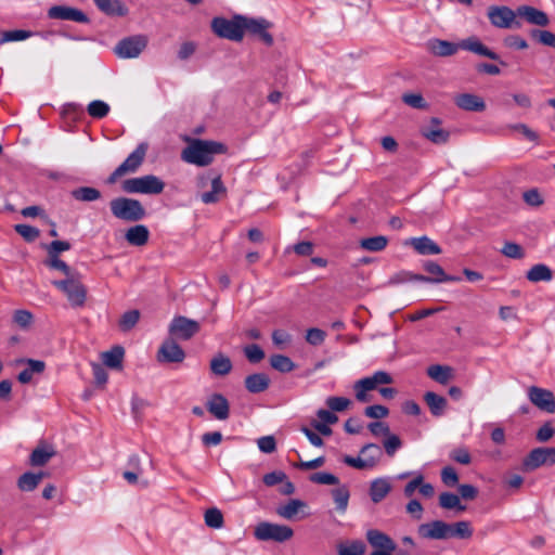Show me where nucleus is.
<instances>
[{
  "instance_id": "6",
  "label": "nucleus",
  "mask_w": 555,
  "mask_h": 555,
  "mask_svg": "<svg viewBox=\"0 0 555 555\" xmlns=\"http://www.w3.org/2000/svg\"><path fill=\"white\" fill-rule=\"evenodd\" d=\"M241 18H243V15H234L231 20L214 17L211 29L220 38L240 42L243 39V22Z\"/></svg>"
},
{
  "instance_id": "13",
  "label": "nucleus",
  "mask_w": 555,
  "mask_h": 555,
  "mask_svg": "<svg viewBox=\"0 0 555 555\" xmlns=\"http://www.w3.org/2000/svg\"><path fill=\"white\" fill-rule=\"evenodd\" d=\"M369 451H374V454L367 455L365 459L361 457H353L351 455H345L343 457V462L353 468L357 469H366V468H373L377 465L382 457V449L376 443H366L364 444L361 450L360 454H366Z\"/></svg>"
},
{
  "instance_id": "28",
  "label": "nucleus",
  "mask_w": 555,
  "mask_h": 555,
  "mask_svg": "<svg viewBox=\"0 0 555 555\" xmlns=\"http://www.w3.org/2000/svg\"><path fill=\"white\" fill-rule=\"evenodd\" d=\"M125 238L132 246H144L149 242L150 231L144 224H135L126 231Z\"/></svg>"
},
{
  "instance_id": "15",
  "label": "nucleus",
  "mask_w": 555,
  "mask_h": 555,
  "mask_svg": "<svg viewBox=\"0 0 555 555\" xmlns=\"http://www.w3.org/2000/svg\"><path fill=\"white\" fill-rule=\"evenodd\" d=\"M156 359L159 363H182L185 352L175 338H166L158 348Z\"/></svg>"
},
{
  "instance_id": "12",
  "label": "nucleus",
  "mask_w": 555,
  "mask_h": 555,
  "mask_svg": "<svg viewBox=\"0 0 555 555\" xmlns=\"http://www.w3.org/2000/svg\"><path fill=\"white\" fill-rule=\"evenodd\" d=\"M201 330L199 323L183 315L175 317L169 324V335L175 339L189 340Z\"/></svg>"
},
{
  "instance_id": "58",
  "label": "nucleus",
  "mask_w": 555,
  "mask_h": 555,
  "mask_svg": "<svg viewBox=\"0 0 555 555\" xmlns=\"http://www.w3.org/2000/svg\"><path fill=\"white\" fill-rule=\"evenodd\" d=\"M501 253L512 259H522L525 257L524 248L514 242H505L501 248Z\"/></svg>"
},
{
  "instance_id": "40",
  "label": "nucleus",
  "mask_w": 555,
  "mask_h": 555,
  "mask_svg": "<svg viewBox=\"0 0 555 555\" xmlns=\"http://www.w3.org/2000/svg\"><path fill=\"white\" fill-rule=\"evenodd\" d=\"M388 238L384 235H376L371 237L361 238L359 246L367 251L378 253L386 248Z\"/></svg>"
},
{
  "instance_id": "33",
  "label": "nucleus",
  "mask_w": 555,
  "mask_h": 555,
  "mask_svg": "<svg viewBox=\"0 0 555 555\" xmlns=\"http://www.w3.org/2000/svg\"><path fill=\"white\" fill-rule=\"evenodd\" d=\"M391 491V485L387 478H376L370 485V498L372 502H382Z\"/></svg>"
},
{
  "instance_id": "4",
  "label": "nucleus",
  "mask_w": 555,
  "mask_h": 555,
  "mask_svg": "<svg viewBox=\"0 0 555 555\" xmlns=\"http://www.w3.org/2000/svg\"><path fill=\"white\" fill-rule=\"evenodd\" d=\"M112 215L125 222H138L145 218L146 210L139 199L118 196L109 202Z\"/></svg>"
},
{
  "instance_id": "26",
  "label": "nucleus",
  "mask_w": 555,
  "mask_h": 555,
  "mask_svg": "<svg viewBox=\"0 0 555 555\" xmlns=\"http://www.w3.org/2000/svg\"><path fill=\"white\" fill-rule=\"evenodd\" d=\"M367 542L376 548L375 551H396L397 545L393 540L386 533L371 529L366 532Z\"/></svg>"
},
{
  "instance_id": "20",
  "label": "nucleus",
  "mask_w": 555,
  "mask_h": 555,
  "mask_svg": "<svg viewBox=\"0 0 555 555\" xmlns=\"http://www.w3.org/2000/svg\"><path fill=\"white\" fill-rule=\"evenodd\" d=\"M424 270L430 274L429 276L424 275L421 282L424 283H444V282H460L461 278L455 275H449L444 272L443 268L433 260H426L423 263Z\"/></svg>"
},
{
  "instance_id": "63",
  "label": "nucleus",
  "mask_w": 555,
  "mask_h": 555,
  "mask_svg": "<svg viewBox=\"0 0 555 555\" xmlns=\"http://www.w3.org/2000/svg\"><path fill=\"white\" fill-rule=\"evenodd\" d=\"M441 481L447 487H454L459 482V475L452 466H446L440 473Z\"/></svg>"
},
{
  "instance_id": "45",
  "label": "nucleus",
  "mask_w": 555,
  "mask_h": 555,
  "mask_svg": "<svg viewBox=\"0 0 555 555\" xmlns=\"http://www.w3.org/2000/svg\"><path fill=\"white\" fill-rule=\"evenodd\" d=\"M530 37L540 44L555 49V34L540 28H532Z\"/></svg>"
},
{
  "instance_id": "36",
  "label": "nucleus",
  "mask_w": 555,
  "mask_h": 555,
  "mask_svg": "<svg viewBox=\"0 0 555 555\" xmlns=\"http://www.w3.org/2000/svg\"><path fill=\"white\" fill-rule=\"evenodd\" d=\"M526 278L532 283L550 282L553 279V271L548 266L544 263H538L532 266L527 271Z\"/></svg>"
},
{
  "instance_id": "44",
  "label": "nucleus",
  "mask_w": 555,
  "mask_h": 555,
  "mask_svg": "<svg viewBox=\"0 0 555 555\" xmlns=\"http://www.w3.org/2000/svg\"><path fill=\"white\" fill-rule=\"evenodd\" d=\"M364 552L365 544L361 540L343 542L337 545L338 555H363Z\"/></svg>"
},
{
  "instance_id": "18",
  "label": "nucleus",
  "mask_w": 555,
  "mask_h": 555,
  "mask_svg": "<svg viewBox=\"0 0 555 555\" xmlns=\"http://www.w3.org/2000/svg\"><path fill=\"white\" fill-rule=\"evenodd\" d=\"M441 120L438 117H431L429 125L420 128L421 134L435 144H444L450 138V132L440 128Z\"/></svg>"
},
{
  "instance_id": "55",
  "label": "nucleus",
  "mask_w": 555,
  "mask_h": 555,
  "mask_svg": "<svg viewBox=\"0 0 555 555\" xmlns=\"http://www.w3.org/2000/svg\"><path fill=\"white\" fill-rule=\"evenodd\" d=\"M244 354L246 359L253 363H259L264 359V351L262 348L257 344H250L244 347Z\"/></svg>"
},
{
  "instance_id": "10",
  "label": "nucleus",
  "mask_w": 555,
  "mask_h": 555,
  "mask_svg": "<svg viewBox=\"0 0 555 555\" xmlns=\"http://www.w3.org/2000/svg\"><path fill=\"white\" fill-rule=\"evenodd\" d=\"M543 465H555V448L532 449L522 460L521 468L525 472H532Z\"/></svg>"
},
{
  "instance_id": "24",
  "label": "nucleus",
  "mask_w": 555,
  "mask_h": 555,
  "mask_svg": "<svg viewBox=\"0 0 555 555\" xmlns=\"http://www.w3.org/2000/svg\"><path fill=\"white\" fill-rule=\"evenodd\" d=\"M455 105L466 112H483L486 103L479 95L473 93H461L454 96Z\"/></svg>"
},
{
  "instance_id": "35",
  "label": "nucleus",
  "mask_w": 555,
  "mask_h": 555,
  "mask_svg": "<svg viewBox=\"0 0 555 555\" xmlns=\"http://www.w3.org/2000/svg\"><path fill=\"white\" fill-rule=\"evenodd\" d=\"M46 476H47V474L43 472H40V473L26 472L18 477L17 488L24 492L34 491L38 487V485L41 482L42 478Z\"/></svg>"
},
{
  "instance_id": "49",
  "label": "nucleus",
  "mask_w": 555,
  "mask_h": 555,
  "mask_svg": "<svg viewBox=\"0 0 555 555\" xmlns=\"http://www.w3.org/2000/svg\"><path fill=\"white\" fill-rule=\"evenodd\" d=\"M33 36V31L25 29H13L5 30L0 34V44L12 42V41H22L30 38Z\"/></svg>"
},
{
  "instance_id": "60",
  "label": "nucleus",
  "mask_w": 555,
  "mask_h": 555,
  "mask_svg": "<svg viewBox=\"0 0 555 555\" xmlns=\"http://www.w3.org/2000/svg\"><path fill=\"white\" fill-rule=\"evenodd\" d=\"M402 101L413 107V108H417V109H426L428 108V104L426 103V101L424 100L423 95L420 94V93H404L402 95Z\"/></svg>"
},
{
  "instance_id": "31",
  "label": "nucleus",
  "mask_w": 555,
  "mask_h": 555,
  "mask_svg": "<svg viewBox=\"0 0 555 555\" xmlns=\"http://www.w3.org/2000/svg\"><path fill=\"white\" fill-rule=\"evenodd\" d=\"M426 374L433 380L447 385L453 378L454 370L449 365L433 364L427 367Z\"/></svg>"
},
{
  "instance_id": "17",
  "label": "nucleus",
  "mask_w": 555,
  "mask_h": 555,
  "mask_svg": "<svg viewBox=\"0 0 555 555\" xmlns=\"http://www.w3.org/2000/svg\"><path fill=\"white\" fill-rule=\"evenodd\" d=\"M529 400L540 410L554 413L555 412V397L552 391L537 386L528 388Z\"/></svg>"
},
{
  "instance_id": "52",
  "label": "nucleus",
  "mask_w": 555,
  "mask_h": 555,
  "mask_svg": "<svg viewBox=\"0 0 555 555\" xmlns=\"http://www.w3.org/2000/svg\"><path fill=\"white\" fill-rule=\"evenodd\" d=\"M88 114L96 119L104 118L109 113V105L101 100H94L87 107Z\"/></svg>"
},
{
  "instance_id": "47",
  "label": "nucleus",
  "mask_w": 555,
  "mask_h": 555,
  "mask_svg": "<svg viewBox=\"0 0 555 555\" xmlns=\"http://www.w3.org/2000/svg\"><path fill=\"white\" fill-rule=\"evenodd\" d=\"M306 503L299 499H292L287 504L278 508V514L285 519H293L300 508L305 507Z\"/></svg>"
},
{
  "instance_id": "46",
  "label": "nucleus",
  "mask_w": 555,
  "mask_h": 555,
  "mask_svg": "<svg viewBox=\"0 0 555 555\" xmlns=\"http://www.w3.org/2000/svg\"><path fill=\"white\" fill-rule=\"evenodd\" d=\"M270 365L281 373H288L295 369V363L292 359L284 354H272L270 357Z\"/></svg>"
},
{
  "instance_id": "25",
  "label": "nucleus",
  "mask_w": 555,
  "mask_h": 555,
  "mask_svg": "<svg viewBox=\"0 0 555 555\" xmlns=\"http://www.w3.org/2000/svg\"><path fill=\"white\" fill-rule=\"evenodd\" d=\"M149 144L146 142L140 143L135 150L128 155V157L119 165L121 169L128 172H135L144 162Z\"/></svg>"
},
{
  "instance_id": "3",
  "label": "nucleus",
  "mask_w": 555,
  "mask_h": 555,
  "mask_svg": "<svg viewBox=\"0 0 555 555\" xmlns=\"http://www.w3.org/2000/svg\"><path fill=\"white\" fill-rule=\"evenodd\" d=\"M392 376L385 371H377L372 376H367L357 380L353 385L356 399L359 402H369L371 397L367 391L377 390L385 399H393L397 395V389L392 387H378L379 385L391 384Z\"/></svg>"
},
{
  "instance_id": "34",
  "label": "nucleus",
  "mask_w": 555,
  "mask_h": 555,
  "mask_svg": "<svg viewBox=\"0 0 555 555\" xmlns=\"http://www.w3.org/2000/svg\"><path fill=\"white\" fill-rule=\"evenodd\" d=\"M124 356V347L117 345L102 353V361L109 369L120 370L122 367Z\"/></svg>"
},
{
  "instance_id": "57",
  "label": "nucleus",
  "mask_w": 555,
  "mask_h": 555,
  "mask_svg": "<svg viewBox=\"0 0 555 555\" xmlns=\"http://www.w3.org/2000/svg\"><path fill=\"white\" fill-rule=\"evenodd\" d=\"M14 230L17 234H20L27 242H34L40 235V231L37 228L29 225V224H23V223L16 224L14 227Z\"/></svg>"
},
{
  "instance_id": "50",
  "label": "nucleus",
  "mask_w": 555,
  "mask_h": 555,
  "mask_svg": "<svg viewBox=\"0 0 555 555\" xmlns=\"http://www.w3.org/2000/svg\"><path fill=\"white\" fill-rule=\"evenodd\" d=\"M140 320V311L139 310H129L127 312H125L119 322H118V326L120 328V331L122 332H129L130 330H132L135 324L139 322Z\"/></svg>"
},
{
  "instance_id": "53",
  "label": "nucleus",
  "mask_w": 555,
  "mask_h": 555,
  "mask_svg": "<svg viewBox=\"0 0 555 555\" xmlns=\"http://www.w3.org/2000/svg\"><path fill=\"white\" fill-rule=\"evenodd\" d=\"M421 280H425L423 274H416L411 271L401 270L390 278L389 283L397 285L406 282H421Z\"/></svg>"
},
{
  "instance_id": "42",
  "label": "nucleus",
  "mask_w": 555,
  "mask_h": 555,
  "mask_svg": "<svg viewBox=\"0 0 555 555\" xmlns=\"http://www.w3.org/2000/svg\"><path fill=\"white\" fill-rule=\"evenodd\" d=\"M332 498L336 504V509L346 512L350 499V491L346 485L339 486L331 491Z\"/></svg>"
},
{
  "instance_id": "48",
  "label": "nucleus",
  "mask_w": 555,
  "mask_h": 555,
  "mask_svg": "<svg viewBox=\"0 0 555 555\" xmlns=\"http://www.w3.org/2000/svg\"><path fill=\"white\" fill-rule=\"evenodd\" d=\"M473 535V529L470 522L466 520L450 524V539H469Z\"/></svg>"
},
{
  "instance_id": "29",
  "label": "nucleus",
  "mask_w": 555,
  "mask_h": 555,
  "mask_svg": "<svg viewBox=\"0 0 555 555\" xmlns=\"http://www.w3.org/2000/svg\"><path fill=\"white\" fill-rule=\"evenodd\" d=\"M424 401L434 416L440 417L446 413L448 401L443 396L434 391H427L424 395Z\"/></svg>"
},
{
  "instance_id": "19",
  "label": "nucleus",
  "mask_w": 555,
  "mask_h": 555,
  "mask_svg": "<svg viewBox=\"0 0 555 555\" xmlns=\"http://www.w3.org/2000/svg\"><path fill=\"white\" fill-rule=\"evenodd\" d=\"M48 17L52 20L89 23V17L81 10L66 5L51 7L48 11Z\"/></svg>"
},
{
  "instance_id": "59",
  "label": "nucleus",
  "mask_w": 555,
  "mask_h": 555,
  "mask_svg": "<svg viewBox=\"0 0 555 555\" xmlns=\"http://www.w3.org/2000/svg\"><path fill=\"white\" fill-rule=\"evenodd\" d=\"M34 321V315L30 311L20 309L13 313V322L23 330H27Z\"/></svg>"
},
{
  "instance_id": "64",
  "label": "nucleus",
  "mask_w": 555,
  "mask_h": 555,
  "mask_svg": "<svg viewBox=\"0 0 555 555\" xmlns=\"http://www.w3.org/2000/svg\"><path fill=\"white\" fill-rule=\"evenodd\" d=\"M524 202L531 207L541 206L544 201L538 189H530L522 194Z\"/></svg>"
},
{
  "instance_id": "11",
  "label": "nucleus",
  "mask_w": 555,
  "mask_h": 555,
  "mask_svg": "<svg viewBox=\"0 0 555 555\" xmlns=\"http://www.w3.org/2000/svg\"><path fill=\"white\" fill-rule=\"evenodd\" d=\"M147 46L144 35H135L121 39L114 48L115 54L120 59L138 57Z\"/></svg>"
},
{
  "instance_id": "61",
  "label": "nucleus",
  "mask_w": 555,
  "mask_h": 555,
  "mask_svg": "<svg viewBox=\"0 0 555 555\" xmlns=\"http://www.w3.org/2000/svg\"><path fill=\"white\" fill-rule=\"evenodd\" d=\"M383 446L388 456H393L395 453L402 447V441L399 436L390 434L386 436Z\"/></svg>"
},
{
  "instance_id": "16",
  "label": "nucleus",
  "mask_w": 555,
  "mask_h": 555,
  "mask_svg": "<svg viewBox=\"0 0 555 555\" xmlns=\"http://www.w3.org/2000/svg\"><path fill=\"white\" fill-rule=\"evenodd\" d=\"M417 533L423 539L447 540L450 539V524L443 520H433L418 526Z\"/></svg>"
},
{
  "instance_id": "7",
  "label": "nucleus",
  "mask_w": 555,
  "mask_h": 555,
  "mask_svg": "<svg viewBox=\"0 0 555 555\" xmlns=\"http://www.w3.org/2000/svg\"><path fill=\"white\" fill-rule=\"evenodd\" d=\"M254 535L259 541L285 542L294 535V531L286 525L262 521L255 528Z\"/></svg>"
},
{
  "instance_id": "54",
  "label": "nucleus",
  "mask_w": 555,
  "mask_h": 555,
  "mask_svg": "<svg viewBox=\"0 0 555 555\" xmlns=\"http://www.w3.org/2000/svg\"><path fill=\"white\" fill-rule=\"evenodd\" d=\"M43 263L50 269L60 270L66 278L73 276L70 267L56 255L48 256Z\"/></svg>"
},
{
  "instance_id": "51",
  "label": "nucleus",
  "mask_w": 555,
  "mask_h": 555,
  "mask_svg": "<svg viewBox=\"0 0 555 555\" xmlns=\"http://www.w3.org/2000/svg\"><path fill=\"white\" fill-rule=\"evenodd\" d=\"M205 524L209 528L220 529L223 526V515L217 507H210L204 515Z\"/></svg>"
},
{
  "instance_id": "41",
  "label": "nucleus",
  "mask_w": 555,
  "mask_h": 555,
  "mask_svg": "<svg viewBox=\"0 0 555 555\" xmlns=\"http://www.w3.org/2000/svg\"><path fill=\"white\" fill-rule=\"evenodd\" d=\"M210 370L215 375L224 376L232 370V362L229 357L219 353L210 361Z\"/></svg>"
},
{
  "instance_id": "2",
  "label": "nucleus",
  "mask_w": 555,
  "mask_h": 555,
  "mask_svg": "<svg viewBox=\"0 0 555 555\" xmlns=\"http://www.w3.org/2000/svg\"><path fill=\"white\" fill-rule=\"evenodd\" d=\"M227 150L221 142L193 139L182 150L181 159L188 164L205 167L212 163L215 155L224 154Z\"/></svg>"
},
{
  "instance_id": "62",
  "label": "nucleus",
  "mask_w": 555,
  "mask_h": 555,
  "mask_svg": "<svg viewBox=\"0 0 555 555\" xmlns=\"http://www.w3.org/2000/svg\"><path fill=\"white\" fill-rule=\"evenodd\" d=\"M326 404L333 412H343L348 409L351 401L345 397H328Z\"/></svg>"
},
{
  "instance_id": "14",
  "label": "nucleus",
  "mask_w": 555,
  "mask_h": 555,
  "mask_svg": "<svg viewBox=\"0 0 555 555\" xmlns=\"http://www.w3.org/2000/svg\"><path fill=\"white\" fill-rule=\"evenodd\" d=\"M243 22V35L245 31L249 33L253 36H256L260 41H262L266 46L271 47L273 44V37L268 31L272 24L266 18H253L243 15L241 18Z\"/></svg>"
},
{
  "instance_id": "22",
  "label": "nucleus",
  "mask_w": 555,
  "mask_h": 555,
  "mask_svg": "<svg viewBox=\"0 0 555 555\" xmlns=\"http://www.w3.org/2000/svg\"><path fill=\"white\" fill-rule=\"evenodd\" d=\"M517 17L539 27H546L550 24L548 15L544 11L527 4L517 7Z\"/></svg>"
},
{
  "instance_id": "56",
  "label": "nucleus",
  "mask_w": 555,
  "mask_h": 555,
  "mask_svg": "<svg viewBox=\"0 0 555 555\" xmlns=\"http://www.w3.org/2000/svg\"><path fill=\"white\" fill-rule=\"evenodd\" d=\"M309 480L313 483L318 485H339V478L335 476L334 474L327 473V472H318L314 474H311L309 477Z\"/></svg>"
},
{
  "instance_id": "9",
  "label": "nucleus",
  "mask_w": 555,
  "mask_h": 555,
  "mask_svg": "<svg viewBox=\"0 0 555 555\" xmlns=\"http://www.w3.org/2000/svg\"><path fill=\"white\" fill-rule=\"evenodd\" d=\"M52 284L63 292L73 307H82L86 301L87 289L74 276L64 280H55Z\"/></svg>"
},
{
  "instance_id": "37",
  "label": "nucleus",
  "mask_w": 555,
  "mask_h": 555,
  "mask_svg": "<svg viewBox=\"0 0 555 555\" xmlns=\"http://www.w3.org/2000/svg\"><path fill=\"white\" fill-rule=\"evenodd\" d=\"M70 196L83 203L95 202L102 197L101 192L92 186H79L70 191Z\"/></svg>"
},
{
  "instance_id": "30",
  "label": "nucleus",
  "mask_w": 555,
  "mask_h": 555,
  "mask_svg": "<svg viewBox=\"0 0 555 555\" xmlns=\"http://www.w3.org/2000/svg\"><path fill=\"white\" fill-rule=\"evenodd\" d=\"M96 8L109 16H125L128 8L120 0H93Z\"/></svg>"
},
{
  "instance_id": "21",
  "label": "nucleus",
  "mask_w": 555,
  "mask_h": 555,
  "mask_svg": "<svg viewBox=\"0 0 555 555\" xmlns=\"http://www.w3.org/2000/svg\"><path fill=\"white\" fill-rule=\"evenodd\" d=\"M207 411L217 420L225 421L230 416L229 400L219 392L212 393L206 402Z\"/></svg>"
},
{
  "instance_id": "38",
  "label": "nucleus",
  "mask_w": 555,
  "mask_h": 555,
  "mask_svg": "<svg viewBox=\"0 0 555 555\" xmlns=\"http://www.w3.org/2000/svg\"><path fill=\"white\" fill-rule=\"evenodd\" d=\"M227 189L221 180L220 176L215 177L211 180V190L201 195L202 202L205 204H214L219 201V195L225 194Z\"/></svg>"
},
{
  "instance_id": "1",
  "label": "nucleus",
  "mask_w": 555,
  "mask_h": 555,
  "mask_svg": "<svg viewBox=\"0 0 555 555\" xmlns=\"http://www.w3.org/2000/svg\"><path fill=\"white\" fill-rule=\"evenodd\" d=\"M459 49L473 52L493 61H499L502 65H506V63L500 59L498 53L490 50L475 36L463 39L457 43L441 39H433L428 41V50L437 56H451L455 54Z\"/></svg>"
},
{
  "instance_id": "27",
  "label": "nucleus",
  "mask_w": 555,
  "mask_h": 555,
  "mask_svg": "<svg viewBox=\"0 0 555 555\" xmlns=\"http://www.w3.org/2000/svg\"><path fill=\"white\" fill-rule=\"evenodd\" d=\"M245 388L250 393H260L270 386V378L266 373H254L245 377Z\"/></svg>"
},
{
  "instance_id": "43",
  "label": "nucleus",
  "mask_w": 555,
  "mask_h": 555,
  "mask_svg": "<svg viewBox=\"0 0 555 555\" xmlns=\"http://www.w3.org/2000/svg\"><path fill=\"white\" fill-rule=\"evenodd\" d=\"M439 506L444 509H456L464 512L466 506L461 504L460 496L452 492H442L439 495Z\"/></svg>"
},
{
  "instance_id": "8",
  "label": "nucleus",
  "mask_w": 555,
  "mask_h": 555,
  "mask_svg": "<svg viewBox=\"0 0 555 555\" xmlns=\"http://www.w3.org/2000/svg\"><path fill=\"white\" fill-rule=\"evenodd\" d=\"M487 16L491 25L496 28L511 29L521 27V23L517 20V9L513 10L506 5H492L489 7Z\"/></svg>"
},
{
  "instance_id": "23",
  "label": "nucleus",
  "mask_w": 555,
  "mask_h": 555,
  "mask_svg": "<svg viewBox=\"0 0 555 555\" xmlns=\"http://www.w3.org/2000/svg\"><path fill=\"white\" fill-rule=\"evenodd\" d=\"M414 248L418 255L429 256L441 254V247L430 237L423 235L420 237H411L404 243Z\"/></svg>"
},
{
  "instance_id": "5",
  "label": "nucleus",
  "mask_w": 555,
  "mask_h": 555,
  "mask_svg": "<svg viewBox=\"0 0 555 555\" xmlns=\"http://www.w3.org/2000/svg\"><path fill=\"white\" fill-rule=\"evenodd\" d=\"M122 190L130 194H160L165 189V182L154 175L126 179Z\"/></svg>"
},
{
  "instance_id": "32",
  "label": "nucleus",
  "mask_w": 555,
  "mask_h": 555,
  "mask_svg": "<svg viewBox=\"0 0 555 555\" xmlns=\"http://www.w3.org/2000/svg\"><path fill=\"white\" fill-rule=\"evenodd\" d=\"M23 361L27 364V367L17 375V380L21 384L30 383L34 374H41L46 369V363L41 360L26 359Z\"/></svg>"
},
{
  "instance_id": "39",
  "label": "nucleus",
  "mask_w": 555,
  "mask_h": 555,
  "mask_svg": "<svg viewBox=\"0 0 555 555\" xmlns=\"http://www.w3.org/2000/svg\"><path fill=\"white\" fill-rule=\"evenodd\" d=\"M54 454L55 452L52 448H48L47 446L38 447L30 453L29 464L31 466H43Z\"/></svg>"
}]
</instances>
